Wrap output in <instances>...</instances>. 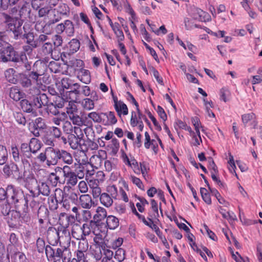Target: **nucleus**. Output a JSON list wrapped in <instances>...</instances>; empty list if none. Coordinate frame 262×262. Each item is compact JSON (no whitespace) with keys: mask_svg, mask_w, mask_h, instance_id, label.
I'll list each match as a JSON object with an SVG mask.
<instances>
[{"mask_svg":"<svg viewBox=\"0 0 262 262\" xmlns=\"http://www.w3.org/2000/svg\"><path fill=\"white\" fill-rule=\"evenodd\" d=\"M8 203L14 205L15 208L18 209L21 205H23V212H27L28 211V201L25 198L23 191L13 185H11V188L9 189Z\"/></svg>","mask_w":262,"mask_h":262,"instance_id":"obj_1","label":"nucleus"},{"mask_svg":"<svg viewBox=\"0 0 262 262\" xmlns=\"http://www.w3.org/2000/svg\"><path fill=\"white\" fill-rule=\"evenodd\" d=\"M2 16L4 19V23L6 24L7 28L12 31L15 39L23 34L21 26L23 21L17 17H13L8 14L3 13Z\"/></svg>","mask_w":262,"mask_h":262,"instance_id":"obj_2","label":"nucleus"},{"mask_svg":"<svg viewBox=\"0 0 262 262\" xmlns=\"http://www.w3.org/2000/svg\"><path fill=\"white\" fill-rule=\"evenodd\" d=\"M64 192L60 188H56L54 194L48 198V204L51 210H55L58 208V203L62 202Z\"/></svg>","mask_w":262,"mask_h":262,"instance_id":"obj_3","label":"nucleus"},{"mask_svg":"<svg viewBox=\"0 0 262 262\" xmlns=\"http://www.w3.org/2000/svg\"><path fill=\"white\" fill-rule=\"evenodd\" d=\"M88 249V244L86 242H80L78 244V249L75 252L76 257L71 259L70 262H88L86 260L84 252Z\"/></svg>","mask_w":262,"mask_h":262,"instance_id":"obj_4","label":"nucleus"},{"mask_svg":"<svg viewBox=\"0 0 262 262\" xmlns=\"http://www.w3.org/2000/svg\"><path fill=\"white\" fill-rule=\"evenodd\" d=\"M72 253L70 250L67 248H57L56 249V255L54 262H70Z\"/></svg>","mask_w":262,"mask_h":262,"instance_id":"obj_5","label":"nucleus"},{"mask_svg":"<svg viewBox=\"0 0 262 262\" xmlns=\"http://www.w3.org/2000/svg\"><path fill=\"white\" fill-rule=\"evenodd\" d=\"M47 161V165L48 166L55 165L58 163L60 155V150L55 149L52 147L46 148Z\"/></svg>","mask_w":262,"mask_h":262,"instance_id":"obj_6","label":"nucleus"},{"mask_svg":"<svg viewBox=\"0 0 262 262\" xmlns=\"http://www.w3.org/2000/svg\"><path fill=\"white\" fill-rule=\"evenodd\" d=\"M2 54V59L4 62L12 61L19 62V56L15 54L13 48L10 45L4 50Z\"/></svg>","mask_w":262,"mask_h":262,"instance_id":"obj_7","label":"nucleus"},{"mask_svg":"<svg viewBox=\"0 0 262 262\" xmlns=\"http://www.w3.org/2000/svg\"><path fill=\"white\" fill-rule=\"evenodd\" d=\"M111 93L113 96V99L114 103V106L115 111L117 113L118 115L120 117H121V115H127L128 113L127 105L123 101L118 100L117 97L114 95L112 90L111 91Z\"/></svg>","mask_w":262,"mask_h":262,"instance_id":"obj_8","label":"nucleus"},{"mask_svg":"<svg viewBox=\"0 0 262 262\" xmlns=\"http://www.w3.org/2000/svg\"><path fill=\"white\" fill-rule=\"evenodd\" d=\"M70 167L64 166L62 168L63 177L67 180V184L70 187H73L76 185L78 182V178L75 172L70 170Z\"/></svg>","mask_w":262,"mask_h":262,"instance_id":"obj_9","label":"nucleus"},{"mask_svg":"<svg viewBox=\"0 0 262 262\" xmlns=\"http://www.w3.org/2000/svg\"><path fill=\"white\" fill-rule=\"evenodd\" d=\"M190 13L193 18L195 20L205 22L211 20V17L207 12L196 7L192 8Z\"/></svg>","mask_w":262,"mask_h":262,"instance_id":"obj_10","label":"nucleus"},{"mask_svg":"<svg viewBox=\"0 0 262 262\" xmlns=\"http://www.w3.org/2000/svg\"><path fill=\"white\" fill-rule=\"evenodd\" d=\"M49 102L47 95L42 93L36 96L33 99V105L34 108H41L42 106H46Z\"/></svg>","mask_w":262,"mask_h":262,"instance_id":"obj_11","label":"nucleus"},{"mask_svg":"<svg viewBox=\"0 0 262 262\" xmlns=\"http://www.w3.org/2000/svg\"><path fill=\"white\" fill-rule=\"evenodd\" d=\"M99 155L92 156L90 160V163L92 167H95L97 168L101 166L102 162V157L106 155V152L104 150H100L98 151Z\"/></svg>","mask_w":262,"mask_h":262,"instance_id":"obj_12","label":"nucleus"},{"mask_svg":"<svg viewBox=\"0 0 262 262\" xmlns=\"http://www.w3.org/2000/svg\"><path fill=\"white\" fill-rule=\"evenodd\" d=\"M242 119L243 123L246 125L247 124L253 126L255 127L257 122L256 119V116L253 113H250L244 114L242 116Z\"/></svg>","mask_w":262,"mask_h":262,"instance_id":"obj_13","label":"nucleus"},{"mask_svg":"<svg viewBox=\"0 0 262 262\" xmlns=\"http://www.w3.org/2000/svg\"><path fill=\"white\" fill-rule=\"evenodd\" d=\"M100 248L102 250L103 255H104L102 262H107L112 259L114 256V252L110 249L112 248L108 245V243L101 246Z\"/></svg>","mask_w":262,"mask_h":262,"instance_id":"obj_14","label":"nucleus"},{"mask_svg":"<svg viewBox=\"0 0 262 262\" xmlns=\"http://www.w3.org/2000/svg\"><path fill=\"white\" fill-rule=\"evenodd\" d=\"M93 202L89 194H82L79 197V204L84 209H90L92 206Z\"/></svg>","mask_w":262,"mask_h":262,"instance_id":"obj_15","label":"nucleus"},{"mask_svg":"<svg viewBox=\"0 0 262 262\" xmlns=\"http://www.w3.org/2000/svg\"><path fill=\"white\" fill-rule=\"evenodd\" d=\"M27 25H24L23 29L25 33L23 35L24 38L27 39V43L30 45L33 48H36L38 46V41L34 40V34L33 33L27 31Z\"/></svg>","mask_w":262,"mask_h":262,"instance_id":"obj_16","label":"nucleus"},{"mask_svg":"<svg viewBox=\"0 0 262 262\" xmlns=\"http://www.w3.org/2000/svg\"><path fill=\"white\" fill-rule=\"evenodd\" d=\"M95 235V236L94 237L93 241L95 245L99 248L108 243V241L106 238V233L104 231Z\"/></svg>","mask_w":262,"mask_h":262,"instance_id":"obj_17","label":"nucleus"},{"mask_svg":"<svg viewBox=\"0 0 262 262\" xmlns=\"http://www.w3.org/2000/svg\"><path fill=\"white\" fill-rule=\"evenodd\" d=\"M98 148V146L97 144L91 140L84 141V142L80 146L82 154H84L85 156V151H86L89 150H96Z\"/></svg>","mask_w":262,"mask_h":262,"instance_id":"obj_18","label":"nucleus"},{"mask_svg":"<svg viewBox=\"0 0 262 262\" xmlns=\"http://www.w3.org/2000/svg\"><path fill=\"white\" fill-rule=\"evenodd\" d=\"M78 78L83 83L89 84L91 80L90 72L89 70L81 69L77 73Z\"/></svg>","mask_w":262,"mask_h":262,"instance_id":"obj_19","label":"nucleus"},{"mask_svg":"<svg viewBox=\"0 0 262 262\" xmlns=\"http://www.w3.org/2000/svg\"><path fill=\"white\" fill-rule=\"evenodd\" d=\"M9 95L11 98L17 101L24 97L25 94L17 87L13 86L10 89Z\"/></svg>","mask_w":262,"mask_h":262,"instance_id":"obj_20","label":"nucleus"},{"mask_svg":"<svg viewBox=\"0 0 262 262\" xmlns=\"http://www.w3.org/2000/svg\"><path fill=\"white\" fill-rule=\"evenodd\" d=\"M29 145L32 154H35L41 149L42 146L41 142L35 138H32L30 140Z\"/></svg>","mask_w":262,"mask_h":262,"instance_id":"obj_21","label":"nucleus"},{"mask_svg":"<svg viewBox=\"0 0 262 262\" xmlns=\"http://www.w3.org/2000/svg\"><path fill=\"white\" fill-rule=\"evenodd\" d=\"M106 223L110 229H115L119 225V219L114 215H108L106 217Z\"/></svg>","mask_w":262,"mask_h":262,"instance_id":"obj_22","label":"nucleus"},{"mask_svg":"<svg viewBox=\"0 0 262 262\" xmlns=\"http://www.w3.org/2000/svg\"><path fill=\"white\" fill-rule=\"evenodd\" d=\"M20 106L24 112L36 114L33 104H32L27 99H23L20 101Z\"/></svg>","mask_w":262,"mask_h":262,"instance_id":"obj_23","label":"nucleus"},{"mask_svg":"<svg viewBox=\"0 0 262 262\" xmlns=\"http://www.w3.org/2000/svg\"><path fill=\"white\" fill-rule=\"evenodd\" d=\"M107 217L106 209L102 207H98L96 209V214L94 215V219L96 221V222L101 221Z\"/></svg>","mask_w":262,"mask_h":262,"instance_id":"obj_24","label":"nucleus"},{"mask_svg":"<svg viewBox=\"0 0 262 262\" xmlns=\"http://www.w3.org/2000/svg\"><path fill=\"white\" fill-rule=\"evenodd\" d=\"M97 100L98 97L97 96L93 97V100L90 98L83 99L81 102V105L85 110L90 111L93 110L95 104L94 101Z\"/></svg>","mask_w":262,"mask_h":262,"instance_id":"obj_25","label":"nucleus"},{"mask_svg":"<svg viewBox=\"0 0 262 262\" xmlns=\"http://www.w3.org/2000/svg\"><path fill=\"white\" fill-rule=\"evenodd\" d=\"M82 139L76 138L73 135H70L68 136V143L70 147L73 149H78V147L80 148L81 141Z\"/></svg>","mask_w":262,"mask_h":262,"instance_id":"obj_26","label":"nucleus"},{"mask_svg":"<svg viewBox=\"0 0 262 262\" xmlns=\"http://www.w3.org/2000/svg\"><path fill=\"white\" fill-rule=\"evenodd\" d=\"M100 203L106 207H111L113 203V198L107 193H103L100 196Z\"/></svg>","mask_w":262,"mask_h":262,"instance_id":"obj_27","label":"nucleus"},{"mask_svg":"<svg viewBox=\"0 0 262 262\" xmlns=\"http://www.w3.org/2000/svg\"><path fill=\"white\" fill-rule=\"evenodd\" d=\"M72 235L76 239H84L81 226L78 224H75L73 226L72 230Z\"/></svg>","mask_w":262,"mask_h":262,"instance_id":"obj_28","label":"nucleus"},{"mask_svg":"<svg viewBox=\"0 0 262 262\" xmlns=\"http://www.w3.org/2000/svg\"><path fill=\"white\" fill-rule=\"evenodd\" d=\"M59 159H61L64 163L67 164H71L73 162L71 154L64 150H60Z\"/></svg>","mask_w":262,"mask_h":262,"instance_id":"obj_29","label":"nucleus"},{"mask_svg":"<svg viewBox=\"0 0 262 262\" xmlns=\"http://www.w3.org/2000/svg\"><path fill=\"white\" fill-rule=\"evenodd\" d=\"M21 156L25 157V158H32V153L29 145L26 143H21L20 147Z\"/></svg>","mask_w":262,"mask_h":262,"instance_id":"obj_30","label":"nucleus"},{"mask_svg":"<svg viewBox=\"0 0 262 262\" xmlns=\"http://www.w3.org/2000/svg\"><path fill=\"white\" fill-rule=\"evenodd\" d=\"M151 212L149 214V217L151 219H157L159 215L158 213V206L155 200H151Z\"/></svg>","mask_w":262,"mask_h":262,"instance_id":"obj_31","label":"nucleus"},{"mask_svg":"<svg viewBox=\"0 0 262 262\" xmlns=\"http://www.w3.org/2000/svg\"><path fill=\"white\" fill-rule=\"evenodd\" d=\"M76 102V101H73L71 100H69L68 102V105L66 107V113L68 115L69 117L78 113L77 106L75 104V102Z\"/></svg>","mask_w":262,"mask_h":262,"instance_id":"obj_32","label":"nucleus"},{"mask_svg":"<svg viewBox=\"0 0 262 262\" xmlns=\"http://www.w3.org/2000/svg\"><path fill=\"white\" fill-rule=\"evenodd\" d=\"M107 118V121L105 124L106 125H113L117 123V119L115 116L114 112H108L104 114Z\"/></svg>","mask_w":262,"mask_h":262,"instance_id":"obj_33","label":"nucleus"},{"mask_svg":"<svg viewBox=\"0 0 262 262\" xmlns=\"http://www.w3.org/2000/svg\"><path fill=\"white\" fill-rule=\"evenodd\" d=\"M114 258L118 262H122L125 258V251L122 248H118L114 255Z\"/></svg>","mask_w":262,"mask_h":262,"instance_id":"obj_34","label":"nucleus"},{"mask_svg":"<svg viewBox=\"0 0 262 262\" xmlns=\"http://www.w3.org/2000/svg\"><path fill=\"white\" fill-rule=\"evenodd\" d=\"M8 160V152L6 148L0 145V165L5 164Z\"/></svg>","mask_w":262,"mask_h":262,"instance_id":"obj_35","label":"nucleus"},{"mask_svg":"<svg viewBox=\"0 0 262 262\" xmlns=\"http://www.w3.org/2000/svg\"><path fill=\"white\" fill-rule=\"evenodd\" d=\"M31 9L29 7L24 5L19 11V15L20 18H30Z\"/></svg>","mask_w":262,"mask_h":262,"instance_id":"obj_36","label":"nucleus"},{"mask_svg":"<svg viewBox=\"0 0 262 262\" xmlns=\"http://www.w3.org/2000/svg\"><path fill=\"white\" fill-rule=\"evenodd\" d=\"M53 52V46L51 42L44 43L41 48V54L44 55H51Z\"/></svg>","mask_w":262,"mask_h":262,"instance_id":"obj_37","label":"nucleus"},{"mask_svg":"<svg viewBox=\"0 0 262 262\" xmlns=\"http://www.w3.org/2000/svg\"><path fill=\"white\" fill-rule=\"evenodd\" d=\"M39 192L43 195L48 196L50 193L49 186L47 183L41 182L38 186Z\"/></svg>","mask_w":262,"mask_h":262,"instance_id":"obj_38","label":"nucleus"},{"mask_svg":"<svg viewBox=\"0 0 262 262\" xmlns=\"http://www.w3.org/2000/svg\"><path fill=\"white\" fill-rule=\"evenodd\" d=\"M92 222L93 221H91L89 223L83 224L82 226L81 227L84 238L85 236H88L92 233Z\"/></svg>","mask_w":262,"mask_h":262,"instance_id":"obj_39","label":"nucleus"},{"mask_svg":"<svg viewBox=\"0 0 262 262\" xmlns=\"http://www.w3.org/2000/svg\"><path fill=\"white\" fill-rule=\"evenodd\" d=\"M45 252L48 259L54 261L56 250H54L50 246L47 245L45 248Z\"/></svg>","mask_w":262,"mask_h":262,"instance_id":"obj_40","label":"nucleus"},{"mask_svg":"<svg viewBox=\"0 0 262 262\" xmlns=\"http://www.w3.org/2000/svg\"><path fill=\"white\" fill-rule=\"evenodd\" d=\"M20 77V83L24 88H28L32 85V81L26 75L21 74Z\"/></svg>","mask_w":262,"mask_h":262,"instance_id":"obj_41","label":"nucleus"},{"mask_svg":"<svg viewBox=\"0 0 262 262\" xmlns=\"http://www.w3.org/2000/svg\"><path fill=\"white\" fill-rule=\"evenodd\" d=\"M11 153L14 161L18 162L20 161L21 153L16 146L13 145L11 146Z\"/></svg>","mask_w":262,"mask_h":262,"instance_id":"obj_42","label":"nucleus"},{"mask_svg":"<svg viewBox=\"0 0 262 262\" xmlns=\"http://www.w3.org/2000/svg\"><path fill=\"white\" fill-rule=\"evenodd\" d=\"M69 117L74 124L79 126L82 125L84 123L83 119L78 115V113Z\"/></svg>","mask_w":262,"mask_h":262,"instance_id":"obj_43","label":"nucleus"},{"mask_svg":"<svg viewBox=\"0 0 262 262\" xmlns=\"http://www.w3.org/2000/svg\"><path fill=\"white\" fill-rule=\"evenodd\" d=\"M80 48V42L76 39H73L69 42V49L71 53H73L77 51Z\"/></svg>","mask_w":262,"mask_h":262,"instance_id":"obj_44","label":"nucleus"},{"mask_svg":"<svg viewBox=\"0 0 262 262\" xmlns=\"http://www.w3.org/2000/svg\"><path fill=\"white\" fill-rule=\"evenodd\" d=\"M200 193L201 194L202 198L205 202L207 204H211V200L207 190L205 188H201Z\"/></svg>","mask_w":262,"mask_h":262,"instance_id":"obj_45","label":"nucleus"},{"mask_svg":"<svg viewBox=\"0 0 262 262\" xmlns=\"http://www.w3.org/2000/svg\"><path fill=\"white\" fill-rule=\"evenodd\" d=\"M43 73L39 71H32L29 74V77L32 82H35L37 84H39V77L42 75Z\"/></svg>","mask_w":262,"mask_h":262,"instance_id":"obj_46","label":"nucleus"},{"mask_svg":"<svg viewBox=\"0 0 262 262\" xmlns=\"http://www.w3.org/2000/svg\"><path fill=\"white\" fill-rule=\"evenodd\" d=\"M80 94V91L79 89H73V90L68 92L69 99L73 101H77L78 99V97Z\"/></svg>","mask_w":262,"mask_h":262,"instance_id":"obj_47","label":"nucleus"},{"mask_svg":"<svg viewBox=\"0 0 262 262\" xmlns=\"http://www.w3.org/2000/svg\"><path fill=\"white\" fill-rule=\"evenodd\" d=\"M19 62L23 64L26 71H30L31 69V63L28 61L27 56L25 54H21L19 56Z\"/></svg>","mask_w":262,"mask_h":262,"instance_id":"obj_48","label":"nucleus"},{"mask_svg":"<svg viewBox=\"0 0 262 262\" xmlns=\"http://www.w3.org/2000/svg\"><path fill=\"white\" fill-rule=\"evenodd\" d=\"M219 211L224 219L231 220H234L235 219L236 216L233 212L230 213L229 212L226 211L222 208H220Z\"/></svg>","mask_w":262,"mask_h":262,"instance_id":"obj_49","label":"nucleus"},{"mask_svg":"<svg viewBox=\"0 0 262 262\" xmlns=\"http://www.w3.org/2000/svg\"><path fill=\"white\" fill-rule=\"evenodd\" d=\"M154 140H151L149 134L146 132L145 133L144 146L146 148L148 149L151 145H152L154 148H155L156 145L154 144Z\"/></svg>","mask_w":262,"mask_h":262,"instance_id":"obj_50","label":"nucleus"},{"mask_svg":"<svg viewBox=\"0 0 262 262\" xmlns=\"http://www.w3.org/2000/svg\"><path fill=\"white\" fill-rule=\"evenodd\" d=\"M14 72L13 69H9L5 72V76L7 80L12 83H14L16 81V79L13 76Z\"/></svg>","mask_w":262,"mask_h":262,"instance_id":"obj_51","label":"nucleus"},{"mask_svg":"<svg viewBox=\"0 0 262 262\" xmlns=\"http://www.w3.org/2000/svg\"><path fill=\"white\" fill-rule=\"evenodd\" d=\"M48 180L53 186H56L59 181V177L56 173L52 172L48 176Z\"/></svg>","mask_w":262,"mask_h":262,"instance_id":"obj_52","label":"nucleus"},{"mask_svg":"<svg viewBox=\"0 0 262 262\" xmlns=\"http://www.w3.org/2000/svg\"><path fill=\"white\" fill-rule=\"evenodd\" d=\"M49 130L51 134L55 138H59L61 136V130L57 126L50 127Z\"/></svg>","mask_w":262,"mask_h":262,"instance_id":"obj_53","label":"nucleus"},{"mask_svg":"<svg viewBox=\"0 0 262 262\" xmlns=\"http://www.w3.org/2000/svg\"><path fill=\"white\" fill-rule=\"evenodd\" d=\"M106 191L107 193L113 199L116 198L118 191L117 188L115 185H113L108 186L106 188Z\"/></svg>","mask_w":262,"mask_h":262,"instance_id":"obj_54","label":"nucleus"},{"mask_svg":"<svg viewBox=\"0 0 262 262\" xmlns=\"http://www.w3.org/2000/svg\"><path fill=\"white\" fill-rule=\"evenodd\" d=\"M129 179L133 183L136 185L139 189L142 190H144V185L139 178H137L134 176H130L129 177Z\"/></svg>","mask_w":262,"mask_h":262,"instance_id":"obj_55","label":"nucleus"},{"mask_svg":"<svg viewBox=\"0 0 262 262\" xmlns=\"http://www.w3.org/2000/svg\"><path fill=\"white\" fill-rule=\"evenodd\" d=\"M230 93L227 89H222L220 91V99L224 102H227L229 100Z\"/></svg>","mask_w":262,"mask_h":262,"instance_id":"obj_56","label":"nucleus"},{"mask_svg":"<svg viewBox=\"0 0 262 262\" xmlns=\"http://www.w3.org/2000/svg\"><path fill=\"white\" fill-rule=\"evenodd\" d=\"M62 128L63 132L68 134H71L73 132V126L69 121H64L63 122Z\"/></svg>","mask_w":262,"mask_h":262,"instance_id":"obj_57","label":"nucleus"},{"mask_svg":"<svg viewBox=\"0 0 262 262\" xmlns=\"http://www.w3.org/2000/svg\"><path fill=\"white\" fill-rule=\"evenodd\" d=\"M38 10V16L39 17H43L47 15L51 10L47 6L40 7Z\"/></svg>","mask_w":262,"mask_h":262,"instance_id":"obj_58","label":"nucleus"},{"mask_svg":"<svg viewBox=\"0 0 262 262\" xmlns=\"http://www.w3.org/2000/svg\"><path fill=\"white\" fill-rule=\"evenodd\" d=\"M85 167L83 165H79L75 172L77 178L79 179H83L85 174Z\"/></svg>","mask_w":262,"mask_h":262,"instance_id":"obj_59","label":"nucleus"},{"mask_svg":"<svg viewBox=\"0 0 262 262\" xmlns=\"http://www.w3.org/2000/svg\"><path fill=\"white\" fill-rule=\"evenodd\" d=\"M47 105V112L48 113H50L53 115L56 116L59 114V111L58 108L56 106H55L54 104L53 103H51L48 104Z\"/></svg>","mask_w":262,"mask_h":262,"instance_id":"obj_60","label":"nucleus"},{"mask_svg":"<svg viewBox=\"0 0 262 262\" xmlns=\"http://www.w3.org/2000/svg\"><path fill=\"white\" fill-rule=\"evenodd\" d=\"M61 84L63 89H69L72 88L73 82L69 78H63L61 80Z\"/></svg>","mask_w":262,"mask_h":262,"instance_id":"obj_61","label":"nucleus"},{"mask_svg":"<svg viewBox=\"0 0 262 262\" xmlns=\"http://www.w3.org/2000/svg\"><path fill=\"white\" fill-rule=\"evenodd\" d=\"M15 168L17 169V167L16 165L12 164L11 166L6 165L3 168V171L5 174H6L7 176H10L11 174L13 173V169Z\"/></svg>","mask_w":262,"mask_h":262,"instance_id":"obj_62","label":"nucleus"},{"mask_svg":"<svg viewBox=\"0 0 262 262\" xmlns=\"http://www.w3.org/2000/svg\"><path fill=\"white\" fill-rule=\"evenodd\" d=\"M13 258L15 262H25L26 260L25 255L20 252L15 253L14 254Z\"/></svg>","mask_w":262,"mask_h":262,"instance_id":"obj_63","label":"nucleus"},{"mask_svg":"<svg viewBox=\"0 0 262 262\" xmlns=\"http://www.w3.org/2000/svg\"><path fill=\"white\" fill-rule=\"evenodd\" d=\"M139 121L138 118V111L132 112L130 119V124L133 126H137Z\"/></svg>","mask_w":262,"mask_h":262,"instance_id":"obj_64","label":"nucleus"}]
</instances>
